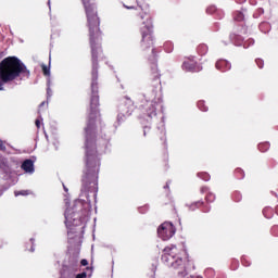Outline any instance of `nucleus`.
<instances>
[{
    "label": "nucleus",
    "mask_w": 278,
    "mask_h": 278,
    "mask_svg": "<svg viewBox=\"0 0 278 278\" xmlns=\"http://www.w3.org/2000/svg\"><path fill=\"white\" fill-rule=\"evenodd\" d=\"M25 71V65L21 60L9 56L0 63V90H3V84L16 79Z\"/></svg>",
    "instance_id": "f257e3e1"
},
{
    "label": "nucleus",
    "mask_w": 278,
    "mask_h": 278,
    "mask_svg": "<svg viewBox=\"0 0 278 278\" xmlns=\"http://www.w3.org/2000/svg\"><path fill=\"white\" fill-rule=\"evenodd\" d=\"M174 260L170 263L172 268H175L176 270H179L178 273L180 275H184L186 271V265L188 264V253L185 251L181 254H177V248L176 247H167L164 249V255L162 257L163 262H170V258Z\"/></svg>",
    "instance_id": "f03ea898"
},
{
    "label": "nucleus",
    "mask_w": 278,
    "mask_h": 278,
    "mask_svg": "<svg viewBox=\"0 0 278 278\" xmlns=\"http://www.w3.org/2000/svg\"><path fill=\"white\" fill-rule=\"evenodd\" d=\"M92 0H83L85 10L87 12V18L90 27V31H92V25L94 27L99 26V17H97V14L94 13V3L91 2Z\"/></svg>",
    "instance_id": "7ed1b4c3"
},
{
    "label": "nucleus",
    "mask_w": 278,
    "mask_h": 278,
    "mask_svg": "<svg viewBox=\"0 0 278 278\" xmlns=\"http://www.w3.org/2000/svg\"><path fill=\"white\" fill-rule=\"evenodd\" d=\"M157 233L162 240H170V237L175 236V227L172 223L165 222L159 227Z\"/></svg>",
    "instance_id": "20e7f679"
},
{
    "label": "nucleus",
    "mask_w": 278,
    "mask_h": 278,
    "mask_svg": "<svg viewBox=\"0 0 278 278\" xmlns=\"http://www.w3.org/2000/svg\"><path fill=\"white\" fill-rule=\"evenodd\" d=\"M22 168H23V170H25L26 173H34V162H31L30 160H26V161L22 164Z\"/></svg>",
    "instance_id": "39448f33"
},
{
    "label": "nucleus",
    "mask_w": 278,
    "mask_h": 278,
    "mask_svg": "<svg viewBox=\"0 0 278 278\" xmlns=\"http://www.w3.org/2000/svg\"><path fill=\"white\" fill-rule=\"evenodd\" d=\"M73 224V216L68 214V211L65 213V225L68 227V225Z\"/></svg>",
    "instance_id": "423d86ee"
},
{
    "label": "nucleus",
    "mask_w": 278,
    "mask_h": 278,
    "mask_svg": "<svg viewBox=\"0 0 278 278\" xmlns=\"http://www.w3.org/2000/svg\"><path fill=\"white\" fill-rule=\"evenodd\" d=\"M20 194H22L23 197H26V194H29V192H28V191H25V190H23V191H16V192H15V197H18Z\"/></svg>",
    "instance_id": "0eeeda50"
},
{
    "label": "nucleus",
    "mask_w": 278,
    "mask_h": 278,
    "mask_svg": "<svg viewBox=\"0 0 278 278\" xmlns=\"http://www.w3.org/2000/svg\"><path fill=\"white\" fill-rule=\"evenodd\" d=\"M43 75H49V68L47 66H42Z\"/></svg>",
    "instance_id": "6e6552de"
},
{
    "label": "nucleus",
    "mask_w": 278,
    "mask_h": 278,
    "mask_svg": "<svg viewBox=\"0 0 278 278\" xmlns=\"http://www.w3.org/2000/svg\"><path fill=\"white\" fill-rule=\"evenodd\" d=\"M80 264H81V266H88V261L87 260H81Z\"/></svg>",
    "instance_id": "1a4fd4ad"
},
{
    "label": "nucleus",
    "mask_w": 278,
    "mask_h": 278,
    "mask_svg": "<svg viewBox=\"0 0 278 278\" xmlns=\"http://www.w3.org/2000/svg\"><path fill=\"white\" fill-rule=\"evenodd\" d=\"M76 278H86V273L78 274V275L76 276Z\"/></svg>",
    "instance_id": "9d476101"
},
{
    "label": "nucleus",
    "mask_w": 278,
    "mask_h": 278,
    "mask_svg": "<svg viewBox=\"0 0 278 278\" xmlns=\"http://www.w3.org/2000/svg\"><path fill=\"white\" fill-rule=\"evenodd\" d=\"M36 127L40 128V121L39 119L36 121Z\"/></svg>",
    "instance_id": "9b49d317"
}]
</instances>
